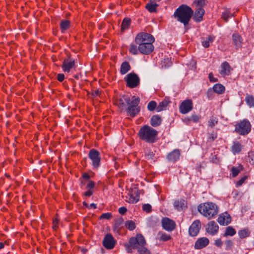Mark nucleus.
I'll return each instance as SVG.
<instances>
[{"label": "nucleus", "instance_id": "obj_37", "mask_svg": "<svg viewBox=\"0 0 254 254\" xmlns=\"http://www.w3.org/2000/svg\"><path fill=\"white\" fill-rule=\"evenodd\" d=\"M233 41L236 46H240L242 43L241 36L238 34H233L232 35Z\"/></svg>", "mask_w": 254, "mask_h": 254}, {"label": "nucleus", "instance_id": "obj_18", "mask_svg": "<svg viewBox=\"0 0 254 254\" xmlns=\"http://www.w3.org/2000/svg\"><path fill=\"white\" fill-rule=\"evenodd\" d=\"M231 70L232 68L229 64L227 62H224L221 65V69L219 73L222 76H225L229 75Z\"/></svg>", "mask_w": 254, "mask_h": 254}, {"label": "nucleus", "instance_id": "obj_64", "mask_svg": "<svg viewBox=\"0 0 254 254\" xmlns=\"http://www.w3.org/2000/svg\"><path fill=\"white\" fill-rule=\"evenodd\" d=\"M83 205H84V206H85L86 207H87V208L88 207L89 205H88V204L87 202H86L85 201H83Z\"/></svg>", "mask_w": 254, "mask_h": 254}, {"label": "nucleus", "instance_id": "obj_35", "mask_svg": "<svg viewBox=\"0 0 254 254\" xmlns=\"http://www.w3.org/2000/svg\"><path fill=\"white\" fill-rule=\"evenodd\" d=\"M245 101L249 107H254V96L249 94H247L245 98Z\"/></svg>", "mask_w": 254, "mask_h": 254}, {"label": "nucleus", "instance_id": "obj_26", "mask_svg": "<svg viewBox=\"0 0 254 254\" xmlns=\"http://www.w3.org/2000/svg\"><path fill=\"white\" fill-rule=\"evenodd\" d=\"M162 122V119L158 115L153 116L150 119V124L154 127L160 126Z\"/></svg>", "mask_w": 254, "mask_h": 254}, {"label": "nucleus", "instance_id": "obj_57", "mask_svg": "<svg viewBox=\"0 0 254 254\" xmlns=\"http://www.w3.org/2000/svg\"><path fill=\"white\" fill-rule=\"evenodd\" d=\"M127 211V209L125 207H121L119 209V212L122 214H124Z\"/></svg>", "mask_w": 254, "mask_h": 254}, {"label": "nucleus", "instance_id": "obj_23", "mask_svg": "<svg viewBox=\"0 0 254 254\" xmlns=\"http://www.w3.org/2000/svg\"><path fill=\"white\" fill-rule=\"evenodd\" d=\"M95 184L93 181L89 180L86 186V189H87L88 190L84 192V196L87 197L91 196L93 193V190L95 188Z\"/></svg>", "mask_w": 254, "mask_h": 254}, {"label": "nucleus", "instance_id": "obj_60", "mask_svg": "<svg viewBox=\"0 0 254 254\" xmlns=\"http://www.w3.org/2000/svg\"><path fill=\"white\" fill-rule=\"evenodd\" d=\"M123 224V220H118L116 221L115 223V227H119Z\"/></svg>", "mask_w": 254, "mask_h": 254}, {"label": "nucleus", "instance_id": "obj_33", "mask_svg": "<svg viewBox=\"0 0 254 254\" xmlns=\"http://www.w3.org/2000/svg\"><path fill=\"white\" fill-rule=\"evenodd\" d=\"M158 239L160 241H167L171 239V236L170 235L167 234L163 232H159L157 235Z\"/></svg>", "mask_w": 254, "mask_h": 254}, {"label": "nucleus", "instance_id": "obj_36", "mask_svg": "<svg viewBox=\"0 0 254 254\" xmlns=\"http://www.w3.org/2000/svg\"><path fill=\"white\" fill-rule=\"evenodd\" d=\"M174 206L179 210H183L186 207L184 200H176L174 202Z\"/></svg>", "mask_w": 254, "mask_h": 254}, {"label": "nucleus", "instance_id": "obj_48", "mask_svg": "<svg viewBox=\"0 0 254 254\" xmlns=\"http://www.w3.org/2000/svg\"><path fill=\"white\" fill-rule=\"evenodd\" d=\"M151 208H152V207H151V205H150L148 203L143 204L142 206V209L144 211H145L147 213L151 211V210H152Z\"/></svg>", "mask_w": 254, "mask_h": 254}, {"label": "nucleus", "instance_id": "obj_20", "mask_svg": "<svg viewBox=\"0 0 254 254\" xmlns=\"http://www.w3.org/2000/svg\"><path fill=\"white\" fill-rule=\"evenodd\" d=\"M130 98L127 95L122 96L117 101V104L120 108L126 107L130 102Z\"/></svg>", "mask_w": 254, "mask_h": 254}, {"label": "nucleus", "instance_id": "obj_2", "mask_svg": "<svg viewBox=\"0 0 254 254\" xmlns=\"http://www.w3.org/2000/svg\"><path fill=\"white\" fill-rule=\"evenodd\" d=\"M193 13L190 6L182 4L175 10L174 15L177 20L183 23L185 27L188 24Z\"/></svg>", "mask_w": 254, "mask_h": 254}, {"label": "nucleus", "instance_id": "obj_47", "mask_svg": "<svg viewBox=\"0 0 254 254\" xmlns=\"http://www.w3.org/2000/svg\"><path fill=\"white\" fill-rule=\"evenodd\" d=\"M248 158L250 163L252 164H254V151H250L248 153Z\"/></svg>", "mask_w": 254, "mask_h": 254}, {"label": "nucleus", "instance_id": "obj_34", "mask_svg": "<svg viewBox=\"0 0 254 254\" xmlns=\"http://www.w3.org/2000/svg\"><path fill=\"white\" fill-rule=\"evenodd\" d=\"M130 19L128 18H125L122 21L121 24V30L124 31L128 29L130 24Z\"/></svg>", "mask_w": 254, "mask_h": 254}, {"label": "nucleus", "instance_id": "obj_24", "mask_svg": "<svg viewBox=\"0 0 254 254\" xmlns=\"http://www.w3.org/2000/svg\"><path fill=\"white\" fill-rule=\"evenodd\" d=\"M170 103L169 98H165L161 102L159 103L157 107V112H159L167 109V106Z\"/></svg>", "mask_w": 254, "mask_h": 254}, {"label": "nucleus", "instance_id": "obj_30", "mask_svg": "<svg viewBox=\"0 0 254 254\" xmlns=\"http://www.w3.org/2000/svg\"><path fill=\"white\" fill-rule=\"evenodd\" d=\"M60 28L62 33H64L70 26V21L68 20H63L61 21Z\"/></svg>", "mask_w": 254, "mask_h": 254}, {"label": "nucleus", "instance_id": "obj_56", "mask_svg": "<svg viewBox=\"0 0 254 254\" xmlns=\"http://www.w3.org/2000/svg\"><path fill=\"white\" fill-rule=\"evenodd\" d=\"M64 79V75L63 73H59L57 75V79L60 82H62Z\"/></svg>", "mask_w": 254, "mask_h": 254}, {"label": "nucleus", "instance_id": "obj_28", "mask_svg": "<svg viewBox=\"0 0 254 254\" xmlns=\"http://www.w3.org/2000/svg\"><path fill=\"white\" fill-rule=\"evenodd\" d=\"M158 4L154 2L152 0H150L149 2L146 4L145 8L150 12H154L156 11V8Z\"/></svg>", "mask_w": 254, "mask_h": 254}, {"label": "nucleus", "instance_id": "obj_62", "mask_svg": "<svg viewBox=\"0 0 254 254\" xmlns=\"http://www.w3.org/2000/svg\"><path fill=\"white\" fill-rule=\"evenodd\" d=\"M96 207H97V206H96V204H95V203H91V204H90V205H89V206H88V208H94V209H96Z\"/></svg>", "mask_w": 254, "mask_h": 254}, {"label": "nucleus", "instance_id": "obj_19", "mask_svg": "<svg viewBox=\"0 0 254 254\" xmlns=\"http://www.w3.org/2000/svg\"><path fill=\"white\" fill-rule=\"evenodd\" d=\"M209 244V240L206 237H202L198 239L195 242L194 245V249L199 250L201 249Z\"/></svg>", "mask_w": 254, "mask_h": 254}, {"label": "nucleus", "instance_id": "obj_55", "mask_svg": "<svg viewBox=\"0 0 254 254\" xmlns=\"http://www.w3.org/2000/svg\"><path fill=\"white\" fill-rule=\"evenodd\" d=\"M208 77L209 79L211 82H214L217 81V79L216 78L214 77L212 73H210L209 74Z\"/></svg>", "mask_w": 254, "mask_h": 254}, {"label": "nucleus", "instance_id": "obj_46", "mask_svg": "<svg viewBox=\"0 0 254 254\" xmlns=\"http://www.w3.org/2000/svg\"><path fill=\"white\" fill-rule=\"evenodd\" d=\"M233 16V15L230 12L229 10H226L224 12H223L222 15V18L227 21L229 17Z\"/></svg>", "mask_w": 254, "mask_h": 254}, {"label": "nucleus", "instance_id": "obj_45", "mask_svg": "<svg viewBox=\"0 0 254 254\" xmlns=\"http://www.w3.org/2000/svg\"><path fill=\"white\" fill-rule=\"evenodd\" d=\"M127 228L129 230H133L135 228V223L132 221H127L125 223Z\"/></svg>", "mask_w": 254, "mask_h": 254}, {"label": "nucleus", "instance_id": "obj_16", "mask_svg": "<svg viewBox=\"0 0 254 254\" xmlns=\"http://www.w3.org/2000/svg\"><path fill=\"white\" fill-rule=\"evenodd\" d=\"M219 226L217 223L214 221H211L207 224L206 231L211 235H214L218 232Z\"/></svg>", "mask_w": 254, "mask_h": 254}, {"label": "nucleus", "instance_id": "obj_29", "mask_svg": "<svg viewBox=\"0 0 254 254\" xmlns=\"http://www.w3.org/2000/svg\"><path fill=\"white\" fill-rule=\"evenodd\" d=\"M157 147H154L153 150L147 149L145 151V157L148 160L153 159L156 152Z\"/></svg>", "mask_w": 254, "mask_h": 254}, {"label": "nucleus", "instance_id": "obj_32", "mask_svg": "<svg viewBox=\"0 0 254 254\" xmlns=\"http://www.w3.org/2000/svg\"><path fill=\"white\" fill-rule=\"evenodd\" d=\"M214 37L212 36H209L206 38L202 39L201 41L202 46L205 48H207L210 45V42L213 41Z\"/></svg>", "mask_w": 254, "mask_h": 254}, {"label": "nucleus", "instance_id": "obj_17", "mask_svg": "<svg viewBox=\"0 0 254 254\" xmlns=\"http://www.w3.org/2000/svg\"><path fill=\"white\" fill-rule=\"evenodd\" d=\"M231 221L230 215L227 212L220 214L217 221L221 225H227L230 223Z\"/></svg>", "mask_w": 254, "mask_h": 254}, {"label": "nucleus", "instance_id": "obj_58", "mask_svg": "<svg viewBox=\"0 0 254 254\" xmlns=\"http://www.w3.org/2000/svg\"><path fill=\"white\" fill-rule=\"evenodd\" d=\"M222 244V242L220 239H217L215 241V245L218 247H221Z\"/></svg>", "mask_w": 254, "mask_h": 254}, {"label": "nucleus", "instance_id": "obj_25", "mask_svg": "<svg viewBox=\"0 0 254 254\" xmlns=\"http://www.w3.org/2000/svg\"><path fill=\"white\" fill-rule=\"evenodd\" d=\"M242 149V145L238 141H235L233 142L232 146H231V150L234 154L239 153Z\"/></svg>", "mask_w": 254, "mask_h": 254}, {"label": "nucleus", "instance_id": "obj_22", "mask_svg": "<svg viewBox=\"0 0 254 254\" xmlns=\"http://www.w3.org/2000/svg\"><path fill=\"white\" fill-rule=\"evenodd\" d=\"M204 10L202 7H198L195 11L193 19L195 21L199 22L202 21Z\"/></svg>", "mask_w": 254, "mask_h": 254}, {"label": "nucleus", "instance_id": "obj_39", "mask_svg": "<svg viewBox=\"0 0 254 254\" xmlns=\"http://www.w3.org/2000/svg\"><path fill=\"white\" fill-rule=\"evenodd\" d=\"M250 232L247 229H244L238 232L239 236L241 239H244L249 236Z\"/></svg>", "mask_w": 254, "mask_h": 254}, {"label": "nucleus", "instance_id": "obj_38", "mask_svg": "<svg viewBox=\"0 0 254 254\" xmlns=\"http://www.w3.org/2000/svg\"><path fill=\"white\" fill-rule=\"evenodd\" d=\"M235 230L232 227L229 226L226 228L225 232L224 234V237L228 236H233L236 234Z\"/></svg>", "mask_w": 254, "mask_h": 254}, {"label": "nucleus", "instance_id": "obj_50", "mask_svg": "<svg viewBox=\"0 0 254 254\" xmlns=\"http://www.w3.org/2000/svg\"><path fill=\"white\" fill-rule=\"evenodd\" d=\"M194 2L198 6L202 7L205 5V0H195Z\"/></svg>", "mask_w": 254, "mask_h": 254}, {"label": "nucleus", "instance_id": "obj_31", "mask_svg": "<svg viewBox=\"0 0 254 254\" xmlns=\"http://www.w3.org/2000/svg\"><path fill=\"white\" fill-rule=\"evenodd\" d=\"M213 89L215 92L218 94H222L225 91V87L221 84H215L213 87Z\"/></svg>", "mask_w": 254, "mask_h": 254}, {"label": "nucleus", "instance_id": "obj_53", "mask_svg": "<svg viewBox=\"0 0 254 254\" xmlns=\"http://www.w3.org/2000/svg\"><path fill=\"white\" fill-rule=\"evenodd\" d=\"M247 179V177L245 176L243 177L240 180H239L236 184L237 187L241 186Z\"/></svg>", "mask_w": 254, "mask_h": 254}, {"label": "nucleus", "instance_id": "obj_40", "mask_svg": "<svg viewBox=\"0 0 254 254\" xmlns=\"http://www.w3.org/2000/svg\"><path fill=\"white\" fill-rule=\"evenodd\" d=\"M218 123V119L214 117H211L208 122V127L212 128Z\"/></svg>", "mask_w": 254, "mask_h": 254}, {"label": "nucleus", "instance_id": "obj_61", "mask_svg": "<svg viewBox=\"0 0 254 254\" xmlns=\"http://www.w3.org/2000/svg\"><path fill=\"white\" fill-rule=\"evenodd\" d=\"M58 223V222L57 220H54V221H53V224H54L53 228L54 229H56L58 227V225H57Z\"/></svg>", "mask_w": 254, "mask_h": 254}, {"label": "nucleus", "instance_id": "obj_15", "mask_svg": "<svg viewBox=\"0 0 254 254\" xmlns=\"http://www.w3.org/2000/svg\"><path fill=\"white\" fill-rule=\"evenodd\" d=\"M139 52L143 55H149L154 50L152 43H145L138 45Z\"/></svg>", "mask_w": 254, "mask_h": 254}, {"label": "nucleus", "instance_id": "obj_10", "mask_svg": "<svg viewBox=\"0 0 254 254\" xmlns=\"http://www.w3.org/2000/svg\"><path fill=\"white\" fill-rule=\"evenodd\" d=\"M193 108V103L191 100L186 99L184 100L179 107L180 112L183 114H186L191 111Z\"/></svg>", "mask_w": 254, "mask_h": 254}, {"label": "nucleus", "instance_id": "obj_42", "mask_svg": "<svg viewBox=\"0 0 254 254\" xmlns=\"http://www.w3.org/2000/svg\"><path fill=\"white\" fill-rule=\"evenodd\" d=\"M157 103L154 101H150L147 105V109L149 111H153L155 109L157 111Z\"/></svg>", "mask_w": 254, "mask_h": 254}, {"label": "nucleus", "instance_id": "obj_9", "mask_svg": "<svg viewBox=\"0 0 254 254\" xmlns=\"http://www.w3.org/2000/svg\"><path fill=\"white\" fill-rule=\"evenodd\" d=\"M154 40V38L152 35L145 32L138 33L135 38V42L137 45L153 43Z\"/></svg>", "mask_w": 254, "mask_h": 254}, {"label": "nucleus", "instance_id": "obj_8", "mask_svg": "<svg viewBox=\"0 0 254 254\" xmlns=\"http://www.w3.org/2000/svg\"><path fill=\"white\" fill-rule=\"evenodd\" d=\"M88 157L92 162L93 169H97L100 166L101 157L100 152L95 149H92L89 150Z\"/></svg>", "mask_w": 254, "mask_h": 254}, {"label": "nucleus", "instance_id": "obj_49", "mask_svg": "<svg viewBox=\"0 0 254 254\" xmlns=\"http://www.w3.org/2000/svg\"><path fill=\"white\" fill-rule=\"evenodd\" d=\"M217 137V133L213 131L208 138V141L210 142L213 141Z\"/></svg>", "mask_w": 254, "mask_h": 254}, {"label": "nucleus", "instance_id": "obj_59", "mask_svg": "<svg viewBox=\"0 0 254 254\" xmlns=\"http://www.w3.org/2000/svg\"><path fill=\"white\" fill-rule=\"evenodd\" d=\"M82 177L84 179H85V180H87L88 182L89 180H90V177L89 175L87 173H84L82 175Z\"/></svg>", "mask_w": 254, "mask_h": 254}, {"label": "nucleus", "instance_id": "obj_51", "mask_svg": "<svg viewBox=\"0 0 254 254\" xmlns=\"http://www.w3.org/2000/svg\"><path fill=\"white\" fill-rule=\"evenodd\" d=\"M138 200V198H136L134 196H133L132 195H130L128 198V200L127 201L129 203H136Z\"/></svg>", "mask_w": 254, "mask_h": 254}, {"label": "nucleus", "instance_id": "obj_1", "mask_svg": "<svg viewBox=\"0 0 254 254\" xmlns=\"http://www.w3.org/2000/svg\"><path fill=\"white\" fill-rule=\"evenodd\" d=\"M146 242L141 234L136 235V237H131L127 244L126 245L127 253L132 252V249H137L139 254H150V251L145 247Z\"/></svg>", "mask_w": 254, "mask_h": 254}, {"label": "nucleus", "instance_id": "obj_43", "mask_svg": "<svg viewBox=\"0 0 254 254\" xmlns=\"http://www.w3.org/2000/svg\"><path fill=\"white\" fill-rule=\"evenodd\" d=\"M242 166H240L238 167H233L231 170L232 173V177H236L239 174V173L240 172V171L242 170Z\"/></svg>", "mask_w": 254, "mask_h": 254}, {"label": "nucleus", "instance_id": "obj_27", "mask_svg": "<svg viewBox=\"0 0 254 254\" xmlns=\"http://www.w3.org/2000/svg\"><path fill=\"white\" fill-rule=\"evenodd\" d=\"M131 69L130 64L127 62H124L121 65L120 68V73L121 74L124 75L127 73Z\"/></svg>", "mask_w": 254, "mask_h": 254}, {"label": "nucleus", "instance_id": "obj_3", "mask_svg": "<svg viewBox=\"0 0 254 254\" xmlns=\"http://www.w3.org/2000/svg\"><path fill=\"white\" fill-rule=\"evenodd\" d=\"M158 131L152 127L144 125L140 127L138 132L139 138L148 143H153L157 140Z\"/></svg>", "mask_w": 254, "mask_h": 254}, {"label": "nucleus", "instance_id": "obj_11", "mask_svg": "<svg viewBox=\"0 0 254 254\" xmlns=\"http://www.w3.org/2000/svg\"><path fill=\"white\" fill-rule=\"evenodd\" d=\"M116 242L114 237L111 234H107L105 235L103 241L104 247L108 250L112 249L114 248Z\"/></svg>", "mask_w": 254, "mask_h": 254}, {"label": "nucleus", "instance_id": "obj_44", "mask_svg": "<svg viewBox=\"0 0 254 254\" xmlns=\"http://www.w3.org/2000/svg\"><path fill=\"white\" fill-rule=\"evenodd\" d=\"M200 116L197 115H192L188 119L189 122H192L194 123H197L200 119Z\"/></svg>", "mask_w": 254, "mask_h": 254}, {"label": "nucleus", "instance_id": "obj_41", "mask_svg": "<svg viewBox=\"0 0 254 254\" xmlns=\"http://www.w3.org/2000/svg\"><path fill=\"white\" fill-rule=\"evenodd\" d=\"M129 51L133 55H137L139 52L138 46L137 47L133 44H131L130 45Z\"/></svg>", "mask_w": 254, "mask_h": 254}, {"label": "nucleus", "instance_id": "obj_7", "mask_svg": "<svg viewBox=\"0 0 254 254\" xmlns=\"http://www.w3.org/2000/svg\"><path fill=\"white\" fill-rule=\"evenodd\" d=\"M127 86L133 88L137 87L140 83V78L136 73L130 72L127 74L124 78Z\"/></svg>", "mask_w": 254, "mask_h": 254}, {"label": "nucleus", "instance_id": "obj_6", "mask_svg": "<svg viewBox=\"0 0 254 254\" xmlns=\"http://www.w3.org/2000/svg\"><path fill=\"white\" fill-rule=\"evenodd\" d=\"M251 129V125L247 120H244L235 126V130L241 135H245L249 133Z\"/></svg>", "mask_w": 254, "mask_h": 254}, {"label": "nucleus", "instance_id": "obj_13", "mask_svg": "<svg viewBox=\"0 0 254 254\" xmlns=\"http://www.w3.org/2000/svg\"><path fill=\"white\" fill-rule=\"evenodd\" d=\"M161 223L163 229L168 231H173L176 226L175 222L167 217L163 218Z\"/></svg>", "mask_w": 254, "mask_h": 254}, {"label": "nucleus", "instance_id": "obj_12", "mask_svg": "<svg viewBox=\"0 0 254 254\" xmlns=\"http://www.w3.org/2000/svg\"><path fill=\"white\" fill-rule=\"evenodd\" d=\"M201 228V223L199 220H195L190 226L189 233L192 237L196 236L199 233Z\"/></svg>", "mask_w": 254, "mask_h": 254}, {"label": "nucleus", "instance_id": "obj_54", "mask_svg": "<svg viewBox=\"0 0 254 254\" xmlns=\"http://www.w3.org/2000/svg\"><path fill=\"white\" fill-rule=\"evenodd\" d=\"M112 217L111 213H105L102 214L100 216V219H109Z\"/></svg>", "mask_w": 254, "mask_h": 254}, {"label": "nucleus", "instance_id": "obj_14", "mask_svg": "<svg viewBox=\"0 0 254 254\" xmlns=\"http://www.w3.org/2000/svg\"><path fill=\"white\" fill-rule=\"evenodd\" d=\"M75 66V60L71 59H65L62 65L63 70L65 72H69L71 69Z\"/></svg>", "mask_w": 254, "mask_h": 254}, {"label": "nucleus", "instance_id": "obj_52", "mask_svg": "<svg viewBox=\"0 0 254 254\" xmlns=\"http://www.w3.org/2000/svg\"><path fill=\"white\" fill-rule=\"evenodd\" d=\"M233 245V243L231 240H227L225 242L226 250H230Z\"/></svg>", "mask_w": 254, "mask_h": 254}, {"label": "nucleus", "instance_id": "obj_4", "mask_svg": "<svg viewBox=\"0 0 254 254\" xmlns=\"http://www.w3.org/2000/svg\"><path fill=\"white\" fill-rule=\"evenodd\" d=\"M198 211L205 217L210 219L217 215L218 208L216 204L213 202L204 203L200 204L198 207Z\"/></svg>", "mask_w": 254, "mask_h": 254}, {"label": "nucleus", "instance_id": "obj_63", "mask_svg": "<svg viewBox=\"0 0 254 254\" xmlns=\"http://www.w3.org/2000/svg\"><path fill=\"white\" fill-rule=\"evenodd\" d=\"M99 95V91L98 90H96L92 93V96L94 97L97 96Z\"/></svg>", "mask_w": 254, "mask_h": 254}, {"label": "nucleus", "instance_id": "obj_5", "mask_svg": "<svg viewBox=\"0 0 254 254\" xmlns=\"http://www.w3.org/2000/svg\"><path fill=\"white\" fill-rule=\"evenodd\" d=\"M140 102V99L138 97H136L133 96L131 101L128 106L127 111L128 115L131 117H135L140 111V107L138 106V104Z\"/></svg>", "mask_w": 254, "mask_h": 254}, {"label": "nucleus", "instance_id": "obj_21", "mask_svg": "<svg viewBox=\"0 0 254 254\" xmlns=\"http://www.w3.org/2000/svg\"><path fill=\"white\" fill-rule=\"evenodd\" d=\"M180 152L178 149H175L167 155V158L171 162H176L180 158Z\"/></svg>", "mask_w": 254, "mask_h": 254}]
</instances>
